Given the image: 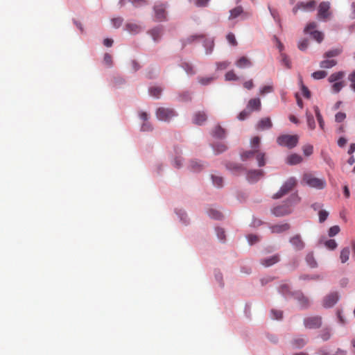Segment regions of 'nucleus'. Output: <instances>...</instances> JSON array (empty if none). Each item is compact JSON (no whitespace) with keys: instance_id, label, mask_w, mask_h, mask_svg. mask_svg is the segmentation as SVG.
Wrapping results in <instances>:
<instances>
[{"instance_id":"nucleus-1","label":"nucleus","mask_w":355,"mask_h":355,"mask_svg":"<svg viewBox=\"0 0 355 355\" xmlns=\"http://www.w3.org/2000/svg\"><path fill=\"white\" fill-rule=\"evenodd\" d=\"M300 200V197L296 194H292L287 200L286 202L280 206H277L272 209V213L276 216H282L291 212V207L297 204Z\"/></svg>"},{"instance_id":"nucleus-2","label":"nucleus","mask_w":355,"mask_h":355,"mask_svg":"<svg viewBox=\"0 0 355 355\" xmlns=\"http://www.w3.org/2000/svg\"><path fill=\"white\" fill-rule=\"evenodd\" d=\"M302 181L308 186L316 189H323L326 185V181L324 178H318L311 173H305L303 175Z\"/></svg>"},{"instance_id":"nucleus-3","label":"nucleus","mask_w":355,"mask_h":355,"mask_svg":"<svg viewBox=\"0 0 355 355\" xmlns=\"http://www.w3.org/2000/svg\"><path fill=\"white\" fill-rule=\"evenodd\" d=\"M299 137L297 135H281L277 138V143L281 146L291 149L297 146Z\"/></svg>"},{"instance_id":"nucleus-4","label":"nucleus","mask_w":355,"mask_h":355,"mask_svg":"<svg viewBox=\"0 0 355 355\" xmlns=\"http://www.w3.org/2000/svg\"><path fill=\"white\" fill-rule=\"evenodd\" d=\"M157 119L169 122L173 118L178 116L177 112L172 107H161L157 109L155 112Z\"/></svg>"},{"instance_id":"nucleus-5","label":"nucleus","mask_w":355,"mask_h":355,"mask_svg":"<svg viewBox=\"0 0 355 355\" xmlns=\"http://www.w3.org/2000/svg\"><path fill=\"white\" fill-rule=\"evenodd\" d=\"M297 184V180L295 178H290L282 185L280 189L273 196L274 199L281 198L288 192L292 191Z\"/></svg>"},{"instance_id":"nucleus-6","label":"nucleus","mask_w":355,"mask_h":355,"mask_svg":"<svg viewBox=\"0 0 355 355\" xmlns=\"http://www.w3.org/2000/svg\"><path fill=\"white\" fill-rule=\"evenodd\" d=\"M318 26V24L315 21L310 22L304 28V33L310 34L312 37L316 40L318 43L322 42L324 39V34L321 31L315 30Z\"/></svg>"},{"instance_id":"nucleus-7","label":"nucleus","mask_w":355,"mask_h":355,"mask_svg":"<svg viewBox=\"0 0 355 355\" xmlns=\"http://www.w3.org/2000/svg\"><path fill=\"white\" fill-rule=\"evenodd\" d=\"M331 4L329 1H322L319 4L318 8V18L320 20L327 21L330 18L331 12L330 11Z\"/></svg>"},{"instance_id":"nucleus-8","label":"nucleus","mask_w":355,"mask_h":355,"mask_svg":"<svg viewBox=\"0 0 355 355\" xmlns=\"http://www.w3.org/2000/svg\"><path fill=\"white\" fill-rule=\"evenodd\" d=\"M315 6L316 1L315 0H311L307 2L300 1L293 8V12L296 15L299 10L311 12L315 10Z\"/></svg>"},{"instance_id":"nucleus-9","label":"nucleus","mask_w":355,"mask_h":355,"mask_svg":"<svg viewBox=\"0 0 355 355\" xmlns=\"http://www.w3.org/2000/svg\"><path fill=\"white\" fill-rule=\"evenodd\" d=\"M340 296L338 292H331L327 295L322 300V306L324 308L334 306L339 300Z\"/></svg>"},{"instance_id":"nucleus-10","label":"nucleus","mask_w":355,"mask_h":355,"mask_svg":"<svg viewBox=\"0 0 355 355\" xmlns=\"http://www.w3.org/2000/svg\"><path fill=\"white\" fill-rule=\"evenodd\" d=\"M304 324L308 329H318L322 325L320 316H311L304 319Z\"/></svg>"},{"instance_id":"nucleus-11","label":"nucleus","mask_w":355,"mask_h":355,"mask_svg":"<svg viewBox=\"0 0 355 355\" xmlns=\"http://www.w3.org/2000/svg\"><path fill=\"white\" fill-rule=\"evenodd\" d=\"M290 243L296 250H302L304 248V243L300 234H295L290 239Z\"/></svg>"},{"instance_id":"nucleus-12","label":"nucleus","mask_w":355,"mask_h":355,"mask_svg":"<svg viewBox=\"0 0 355 355\" xmlns=\"http://www.w3.org/2000/svg\"><path fill=\"white\" fill-rule=\"evenodd\" d=\"M155 12V19L157 21H163L166 19V10L165 6L162 4L157 5L154 7Z\"/></svg>"},{"instance_id":"nucleus-13","label":"nucleus","mask_w":355,"mask_h":355,"mask_svg":"<svg viewBox=\"0 0 355 355\" xmlns=\"http://www.w3.org/2000/svg\"><path fill=\"white\" fill-rule=\"evenodd\" d=\"M263 175L262 170H252L248 171L247 174V180L250 182H255L258 181Z\"/></svg>"},{"instance_id":"nucleus-14","label":"nucleus","mask_w":355,"mask_h":355,"mask_svg":"<svg viewBox=\"0 0 355 355\" xmlns=\"http://www.w3.org/2000/svg\"><path fill=\"white\" fill-rule=\"evenodd\" d=\"M207 119V116L203 111L197 112L193 116V123L198 125H202Z\"/></svg>"},{"instance_id":"nucleus-15","label":"nucleus","mask_w":355,"mask_h":355,"mask_svg":"<svg viewBox=\"0 0 355 355\" xmlns=\"http://www.w3.org/2000/svg\"><path fill=\"white\" fill-rule=\"evenodd\" d=\"M293 295L295 299L299 302L302 308L306 309L309 306V300L302 293L295 292Z\"/></svg>"},{"instance_id":"nucleus-16","label":"nucleus","mask_w":355,"mask_h":355,"mask_svg":"<svg viewBox=\"0 0 355 355\" xmlns=\"http://www.w3.org/2000/svg\"><path fill=\"white\" fill-rule=\"evenodd\" d=\"M261 103L259 98L250 99L247 105V109L251 112L253 111H259L261 110Z\"/></svg>"},{"instance_id":"nucleus-17","label":"nucleus","mask_w":355,"mask_h":355,"mask_svg":"<svg viewBox=\"0 0 355 355\" xmlns=\"http://www.w3.org/2000/svg\"><path fill=\"white\" fill-rule=\"evenodd\" d=\"M280 261L279 254L272 255L268 258H265L261 260V263L265 267L271 266Z\"/></svg>"},{"instance_id":"nucleus-18","label":"nucleus","mask_w":355,"mask_h":355,"mask_svg":"<svg viewBox=\"0 0 355 355\" xmlns=\"http://www.w3.org/2000/svg\"><path fill=\"white\" fill-rule=\"evenodd\" d=\"M270 228L272 233L279 234L288 230L290 225L288 223L277 224L272 225Z\"/></svg>"},{"instance_id":"nucleus-19","label":"nucleus","mask_w":355,"mask_h":355,"mask_svg":"<svg viewBox=\"0 0 355 355\" xmlns=\"http://www.w3.org/2000/svg\"><path fill=\"white\" fill-rule=\"evenodd\" d=\"M272 122L270 119V118H263L262 119H261L257 125V128L258 130H265V129H269L272 127Z\"/></svg>"},{"instance_id":"nucleus-20","label":"nucleus","mask_w":355,"mask_h":355,"mask_svg":"<svg viewBox=\"0 0 355 355\" xmlns=\"http://www.w3.org/2000/svg\"><path fill=\"white\" fill-rule=\"evenodd\" d=\"M205 37V35L202 34L200 35H193L187 38L182 40V48L183 49L186 45L191 44L197 40H200Z\"/></svg>"},{"instance_id":"nucleus-21","label":"nucleus","mask_w":355,"mask_h":355,"mask_svg":"<svg viewBox=\"0 0 355 355\" xmlns=\"http://www.w3.org/2000/svg\"><path fill=\"white\" fill-rule=\"evenodd\" d=\"M236 66L239 68L250 67L252 65V62L245 56H243L236 60Z\"/></svg>"},{"instance_id":"nucleus-22","label":"nucleus","mask_w":355,"mask_h":355,"mask_svg":"<svg viewBox=\"0 0 355 355\" xmlns=\"http://www.w3.org/2000/svg\"><path fill=\"white\" fill-rule=\"evenodd\" d=\"M345 73L344 71L335 72L329 76L328 80L329 83H336L342 81V79L345 77Z\"/></svg>"},{"instance_id":"nucleus-23","label":"nucleus","mask_w":355,"mask_h":355,"mask_svg":"<svg viewBox=\"0 0 355 355\" xmlns=\"http://www.w3.org/2000/svg\"><path fill=\"white\" fill-rule=\"evenodd\" d=\"M302 161V157L298 154H292L288 156L286 162L290 165H295L300 164Z\"/></svg>"},{"instance_id":"nucleus-24","label":"nucleus","mask_w":355,"mask_h":355,"mask_svg":"<svg viewBox=\"0 0 355 355\" xmlns=\"http://www.w3.org/2000/svg\"><path fill=\"white\" fill-rule=\"evenodd\" d=\"M343 52L342 47H338L333 49H331L324 53L323 55L324 58H331L334 57L338 56Z\"/></svg>"},{"instance_id":"nucleus-25","label":"nucleus","mask_w":355,"mask_h":355,"mask_svg":"<svg viewBox=\"0 0 355 355\" xmlns=\"http://www.w3.org/2000/svg\"><path fill=\"white\" fill-rule=\"evenodd\" d=\"M148 33L151 35L155 42L158 41L163 33V30L160 27H156L149 31Z\"/></svg>"},{"instance_id":"nucleus-26","label":"nucleus","mask_w":355,"mask_h":355,"mask_svg":"<svg viewBox=\"0 0 355 355\" xmlns=\"http://www.w3.org/2000/svg\"><path fill=\"white\" fill-rule=\"evenodd\" d=\"M126 30L131 34H137L139 33L142 28L140 25L135 23H128L125 26Z\"/></svg>"},{"instance_id":"nucleus-27","label":"nucleus","mask_w":355,"mask_h":355,"mask_svg":"<svg viewBox=\"0 0 355 355\" xmlns=\"http://www.w3.org/2000/svg\"><path fill=\"white\" fill-rule=\"evenodd\" d=\"M337 64V61L334 59L325 58L320 63V67L323 69H330Z\"/></svg>"},{"instance_id":"nucleus-28","label":"nucleus","mask_w":355,"mask_h":355,"mask_svg":"<svg viewBox=\"0 0 355 355\" xmlns=\"http://www.w3.org/2000/svg\"><path fill=\"white\" fill-rule=\"evenodd\" d=\"M212 135L219 139L224 138L225 136V130L220 125H218L214 128Z\"/></svg>"},{"instance_id":"nucleus-29","label":"nucleus","mask_w":355,"mask_h":355,"mask_svg":"<svg viewBox=\"0 0 355 355\" xmlns=\"http://www.w3.org/2000/svg\"><path fill=\"white\" fill-rule=\"evenodd\" d=\"M349 254H350V250L348 247L344 248L341 250L340 254V259L341 263H345L349 260Z\"/></svg>"},{"instance_id":"nucleus-30","label":"nucleus","mask_w":355,"mask_h":355,"mask_svg":"<svg viewBox=\"0 0 355 355\" xmlns=\"http://www.w3.org/2000/svg\"><path fill=\"white\" fill-rule=\"evenodd\" d=\"M314 109V112H315V116H316V119L318 121V123H319V126L320 128L322 129V130H324V121L323 120V118H322V116L320 112V110L318 108V106H315L313 107Z\"/></svg>"},{"instance_id":"nucleus-31","label":"nucleus","mask_w":355,"mask_h":355,"mask_svg":"<svg viewBox=\"0 0 355 355\" xmlns=\"http://www.w3.org/2000/svg\"><path fill=\"white\" fill-rule=\"evenodd\" d=\"M189 167L191 171L199 172L203 169L204 166L197 161L192 160L191 161Z\"/></svg>"},{"instance_id":"nucleus-32","label":"nucleus","mask_w":355,"mask_h":355,"mask_svg":"<svg viewBox=\"0 0 355 355\" xmlns=\"http://www.w3.org/2000/svg\"><path fill=\"white\" fill-rule=\"evenodd\" d=\"M230 15L229 19H233L239 17L243 12V8L241 6H237L230 10Z\"/></svg>"},{"instance_id":"nucleus-33","label":"nucleus","mask_w":355,"mask_h":355,"mask_svg":"<svg viewBox=\"0 0 355 355\" xmlns=\"http://www.w3.org/2000/svg\"><path fill=\"white\" fill-rule=\"evenodd\" d=\"M306 115L308 127L311 130H314L315 128V122L313 116L308 112H306Z\"/></svg>"},{"instance_id":"nucleus-34","label":"nucleus","mask_w":355,"mask_h":355,"mask_svg":"<svg viewBox=\"0 0 355 355\" xmlns=\"http://www.w3.org/2000/svg\"><path fill=\"white\" fill-rule=\"evenodd\" d=\"M255 155L259 166H263L266 164L265 153L258 150V152H256Z\"/></svg>"},{"instance_id":"nucleus-35","label":"nucleus","mask_w":355,"mask_h":355,"mask_svg":"<svg viewBox=\"0 0 355 355\" xmlns=\"http://www.w3.org/2000/svg\"><path fill=\"white\" fill-rule=\"evenodd\" d=\"M256 152H258L257 149H252L250 150H247L241 154V159L243 161H245L246 159L252 157Z\"/></svg>"},{"instance_id":"nucleus-36","label":"nucleus","mask_w":355,"mask_h":355,"mask_svg":"<svg viewBox=\"0 0 355 355\" xmlns=\"http://www.w3.org/2000/svg\"><path fill=\"white\" fill-rule=\"evenodd\" d=\"M327 76V72L325 71H317L311 74V77L315 80H320L324 78Z\"/></svg>"},{"instance_id":"nucleus-37","label":"nucleus","mask_w":355,"mask_h":355,"mask_svg":"<svg viewBox=\"0 0 355 355\" xmlns=\"http://www.w3.org/2000/svg\"><path fill=\"white\" fill-rule=\"evenodd\" d=\"M208 215L214 219L219 220L221 219L223 217L222 214L216 209H211L208 211Z\"/></svg>"},{"instance_id":"nucleus-38","label":"nucleus","mask_w":355,"mask_h":355,"mask_svg":"<svg viewBox=\"0 0 355 355\" xmlns=\"http://www.w3.org/2000/svg\"><path fill=\"white\" fill-rule=\"evenodd\" d=\"M162 92V88L159 87H152L149 89L150 94L155 98H159L161 93Z\"/></svg>"},{"instance_id":"nucleus-39","label":"nucleus","mask_w":355,"mask_h":355,"mask_svg":"<svg viewBox=\"0 0 355 355\" xmlns=\"http://www.w3.org/2000/svg\"><path fill=\"white\" fill-rule=\"evenodd\" d=\"M211 179L214 184L218 187H221L223 183V179L222 177L217 175H211Z\"/></svg>"},{"instance_id":"nucleus-40","label":"nucleus","mask_w":355,"mask_h":355,"mask_svg":"<svg viewBox=\"0 0 355 355\" xmlns=\"http://www.w3.org/2000/svg\"><path fill=\"white\" fill-rule=\"evenodd\" d=\"M306 261L309 266L311 268H315L317 266L316 261L314 259L313 254L312 253H309L306 257Z\"/></svg>"},{"instance_id":"nucleus-41","label":"nucleus","mask_w":355,"mask_h":355,"mask_svg":"<svg viewBox=\"0 0 355 355\" xmlns=\"http://www.w3.org/2000/svg\"><path fill=\"white\" fill-rule=\"evenodd\" d=\"M260 137L258 136L254 137L250 141V146L252 149L259 150Z\"/></svg>"},{"instance_id":"nucleus-42","label":"nucleus","mask_w":355,"mask_h":355,"mask_svg":"<svg viewBox=\"0 0 355 355\" xmlns=\"http://www.w3.org/2000/svg\"><path fill=\"white\" fill-rule=\"evenodd\" d=\"M216 153H221L227 150V146L223 143H218L213 146Z\"/></svg>"},{"instance_id":"nucleus-43","label":"nucleus","mask_w":355,"mask_h":355,"mask_svg":"<svg viewBox=\"0 0 355 355\" xmlns=\"http://www.w3.org/2000/svg\"><path fill=\"white\" fill-rule=\"evenodd\" d=\"M324 245L329 250H334L337 248V243L334 239H329L324 241Z\"/></svg>"},{"instance_id":"nucleus-44","label":"nucleus","mask_w":355,"mask_h":355,"mask_svg":"<svg viewBox=\"0 0 355 355\" xmlns=\"http://www.w3.org/2000/svg\"><path fill=\"white\" fill-rule=\"evenodd\" d=\"M345 86L343 81L334 83L331 87L334 93H338Z\"/></svg>"},{"instance_id":"nucleus-45","label":"nucleus","mask_w":355,"mask_h":355,"mask_svg":"<svg viewBox=\"0 0 355 355\" xmlns=\"http://www.w3.org/2000/svg\"><path fill=\"white\" fill-rule=\"evenodd\" d=\"M300 83L301 85V89L303 96L306 98H309L311 96V92L309 90V89L305 85H303L302 78L301 77L300 78Z\"/></svg>"},{"instance_id":"nucleus-46","label":"nucleus","mask_w":355,"mask_h":355,"mask_svg":"<svg viewBox=\"0 0 355 355\" xmlns=\"http://www.w3.org/2000/svg\"><path fill=\"white\" fill-rule=\"evenodd\" d=\"M320 337L324 341L329 340L331 337V330L329 328L323 329L321 331Z\"/></svg>"},{"instance_id":"nucleus-47","label":"nucleus","mask_w":355,"mask_h":355,"mask_svg":"<svg viewBox=\"0 0 355 355\" xmlns=\"http://www.w3.org/2000/svg\"><path fill=\"white\" fill-rule=\"evenodd\" d=\"M199 83L202 85H207L210 84L214 80V77H198V78Z\"/></svg>"},{"instance_id":"nucleus-48","label":"nucleus","mask_w":355,"mask_h":355,"mask_svg":"<svg viewBox=\"0 0 355 355\" xmlns=\"http://www.w3.org/2000/svg\"><path fill=\"white\" fill-rule=\"evenodd\" d=\"M306 344V340L304 338L299 337L293 340V345L297 347H302Z\"/></svg>"},{"instance_id":"nucleus-49","label":"nucleus","mask_w":355,"mask_h":355,"mask_svg":"<svg viewBox=\"0 0 355 355\" xmlns=\"http://www.w3.org/2000/svg\"><path fill=\"white\" fill-rule=\"evenodd\" d=\"M281 62L286 68H288V69L291 68V61H290V59L284 53H281Z\"/></svg>"},{"instance_id":"nucleus-50","label":"nucleus","mask_w":355,"mask_h":355,"mask_svg":"<svg viewBox=\"0 0 355 355\" xmlns=\"http://www.w3.org/2000/svg\"><path fill=\"white\" fill-rule=\"evenodd\" d=\"M303 153L306 156H309L313 153V147L312 145L308 144L303 146Z\"/></svg>"},{"instance_id":"nucleus-51","label":"nucleus","mask_w":355,"mask_h":355,"mask_svg":"<svg viewBox=\"0 0 355 355\" xmlns=\"http://www.w3.org/2000/svg\"><path fill=\"white\" fill-rule=\"evenodd\" d=\"M348 80L350 81V87L351 89L355 92V70L352 71L349 76H348Z\"/></svg>"},{"instance_id":"nucleus-52","label":"nucleus","mask_w":355,"mask_h":355,"mask_svg":"<svg viewBox=\"0 0 355 355\" xmlns=\"http://www.w3.org/2000/svg\"><path fill=\"white\" fill-rule=\"evenodd\" d=\"M340 232V227L338 225H334V226H332L331 227H330L329 230V236L330 237H333L334 236H336V234H338Z\"/></svg>"},{"instance_id":"nucleus-53","label":"nucleus","mask_w":355,"mask_h":355,"mask_svg":"<svg viewBox=\"0 0 355 355\" xmlns=\"http://www.w3.org/2000/svg\"><path fill=\"white\" fill-rule=\"evenodd\" d=\"M309 46V41L306 39H304L299 42L298 43V49L300 51H305Z\"/></svg>"},{"instance_id":"nucleus-54","label":"nucleus","mask_w":355,"mask_h":355,"mask_svg":"<svg viewBox=\"0 0 355 355\" xmlns=\"http://www.w3.org/2000/svg\"><path fill=\"white\" fill-rule=\"evenodd\" d=\"M251 113H252V112H251L249 110H248V109L246 108L245 110H243L241 112H240V114H239V116H238V119H239V120H241V121H242V120H244V119H245L247 117H248V116L250 115V114H251Z\"/></svg>"},{"instance_id":"nucleus-55","label":"nucleus","mask_w":355,"mask_h":355,"mask_svg":"<svg viewBox=\"0 0 355 355\" xmlns=\"http://www.w3.org/2000/svg\"><path fill=\"white\" fill-rule=\"evenodd\" d=\"M183 68L184 69L186 72L189 75H193L195 73V71L193 69V66L189 63H184Z\"/></svg>"},{"instance_id":"nucleus-56","label":"nucleus","mask_w":355,"mask_h":355,"mask_svg":"<svg viewBox=\"0 0 355 355\" xmlns=\"http://www.w3.org/2000/svg\"><path fill=\"white\" fill-rule=\"evenodd\" d=\"M248 241L250 245H253L259 241L258 236L254 234H249L247 236Z\"/></svg>"},{"instance_id":"nucleus-57","label":"nucleus","mask_w":355,"mask_h":355,"mask_svg":"<svg viewBox=\"0 0 355 355\" xmlns=\"http://www.w3.org/2000/svg\"><path fill=\"white\" fill-rule=\"evenodd\" d=\"M123 21V19L122 17H116L112 19V23L113 24V26L115 28H119L121 26L122 23Z\"/></svg>"},{"instance_id":"nucleus-58","label":"nucleus","mask_w":355,"mask_h":355,"mask_svg":"<svg viewBox=\"0 0 355 355\" xmlns=\"http://www.w3.org/2000/svg\"><path fill=\"white\" fill-rule=\"evenodd\" d=\"M226 38H227V41L229 42V43L231 44L232 45H233V46L237 45V42L236 40L235 36L232 33H228Z\"/></svg>"},{"instance_id":"nucleus-59","label":"nucleus","mask_w":355,"mask_h":355,"mask_svg":"<svg viewBox=\"0 0 355 355\" xmlns=\"http://www.w3.org/2000/svg\"><path fill=\"white\" fill-rule=\"evenodd\" d=\"M273 91V87L272 85H266L260 89V94L264 95L268 93H270Z\"/></svg>"},{"instance_id":"nucleus-60","label":"nucleus","mask_w":355,"mask_h":355,"mask_svg":"<svg viewBox=\"0 0 355 355\" xmlns=\"http://www.w3.org/2000/svg\"><path fill=\"white\" fill-rule=\"evenodd\" d=\"M318 215L320 222L323 223L327 218L329 213L325 210H320Z\"/></svg>"},{"instance_id":"nucleus-61","label":"nucleus","mask_w":355,"mask_h":355,"mask_svg":"<svg viewBox=\"0 0 355 355\" xmlns=\"http://www.w3.org/2000/svg\"><path fill=\"white\" fill-rule=\"evenodd\" d=\"M216 232L217 236L220 240L223 241L225 239V231L223 228L217 227L216 229Z\"/></svg>"},{"instance_id":"nucleus-62","label":"nucleus","mask_w":355,"mask_h":355,"mask_svg":"<svg viewBox=\"0 0 355 355\" xmlns=\"http://www.w3.org/2000/svg\"><path fill=\"white\" fill-rule=\"evenodd\" d=\"M346 118V114L344 112H339L335 116V120L336 122L340 123L343 121Z\"/></svg>"},{"instance_id":"nucleus-63","label":"nucleus","mask_w":355,"mask_h":355,"mask_svg":"<svg viewBox=\"0 0 355 355\" xmlns=\"http://www.w3.org/2000/svg\"><path fill=\"white\" fill-rule=\"evenodd\" d=\"M225 78L227 80H236L238 79V77L233 71H230L225 74Z\"/></svg>"},{"instance_id":"nucleus-64","label":"nucleus","mask_w":355,"mask_h":355,"mask_svg":"<svg viewBox=\"0 0 355 355\" xmlns=\"http://www.w3.org/2000/svg\"><path fill=\"white\" fill-rule=\"evenodd\" d=\"M279 291L284 295H286L288 293H290V288L289 286L286 284H282L279 287Z\"/></svg>"}]
</instances>
